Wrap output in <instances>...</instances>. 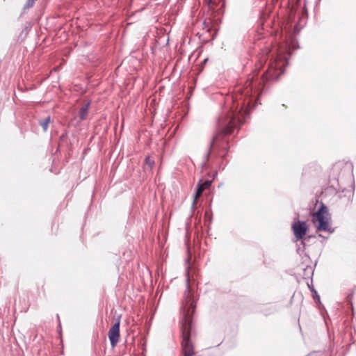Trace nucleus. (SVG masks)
Wrapping results in <instances>:
<instances>
[{"label":"nucleus","mask_w":356,"mask_h":356,"mask_svg":"<svg viewBox=\"0 0 356 356\" xmlns=\"http://www.w3.org/2000/svg\"><path fill=\"white\" fill-rule=\"evenodd\" d=\"M271 51L269 47H265L260 54L259 63L256 65V70L252 77L245 83V88L240 97H236V105L234 103L232 107L226 108L218 119L217 126L218 133L213 137L211 144V148H221L225 152L227 149V141L225 136L232 134L235 128L242 124L250 112V100L244 99L241 103L238 101L243 97L248 98L256 95L261 90L266 82L275 81L283 74L285 66L288 64L289 48L286 45L279 46L276 48V54L270 60L268 69L258 79L257 71L262 67L266 62L268 54Z\"/></svg>","instance_id":"1"},{"label":"nucleus","mask_w":356,"mask_h":356,"mask_svg":"<svg viewBox=\"0 0 356 356\" xmlns=\"http://www.w3.org/2000/svg\"><path fill=\"white\" fill-rule=\"evenodd\" d=\"M194 313H180L179 321L181 325V353L183 356H193L194 346L191 339L193 327Z\"/></svg>","instance_id":"2"},{"label":"nucleus","mask_w":356,"mask_h":356,"mask_svg":"<svg viewBox=\"0 0 356 356\" xmlns=\"http://www.w3.org/2000/svg\"><path fill=\"white\" fill-rule=\"evenodd\" d=\"M312 222L318 231H325L330 233L334 232L330 224V215L327 207L322 204L319 209L312 214Z\"/></svg>","instance_id":"3"},{"label":"nucleus","mask_w":356,"mask_h":356,"mask_svg":"<svg viewBox=\"0 0 356 356\" xmlns=\"http://www.w3.org/2000/svg\"><path fill=\"white\" fill-rule=\"evenodd\" d=\"M186 291L184 294V300L181 305L182 312H195L196 308V300L195 299L191 288L188 267L186 270Z\"/></svg>","instance_id":"4"},{"label":"nucleus","mask_w":356,"mask_h":356,"mask_svg":"<svg viewBox=\"0 0 356 356\" xmlns=\"http://www.w3.org/2000/svg\"><path fill=\"white\" fill-rule=\"evenodd\" d=\"M122 315L120 314L117 316H108V320L111 319L114 321V323L110 330H108V337L110 341V343L112 348H115L120 339V321H121Z\"/></svg>","instance_id":"5"},{"label":"nucleus","mask_w":356,"mask_h":356,"mask_svg":"<svg viewBox=\"0 0 356 356\" xmlns=\"http://www.w3.org/2000/svg\"><path fill=\"white\" fill-rule=\"evenodd\" d=\"M292 229L296 238L302 239L307 231L306 222L304 221H298L292 225Z\"/></svg>","instance_id":"6"},{"label":"nucleus","mask_w":356,"mask_h":356,"mask_svg":"<svg viewBox=\"0 0 356 356\" xmlns=\"http://www.w3.org/2000/svg\"><path fill=\"white\" fill-rule=\"evenodd\" d=\"M211 181H209V180L204 181V182H202L201 184L199 183L197 184V190H196L195 195V199L193 201V204H195L197 199L202 195L203 191L205 189L208 188L211 186Z\"/></svg>","instance_id":"7"},{"label":"nucleus","mask_w":356,"mask_h":356,"mask_svg":"<svg viewBox=\"0 0 356 356\" xmlns=\"http://www.w3.org/2000/svg\"><path fill=\"white\" fill-rule=\"evenodd\" d=\"M90 104V103L88 102L81 108L79 111V118L81 120H84L86 118L88 113Z\"/></svg>","instance_id":"8"},{"label":"nucleus","mask_w":356,"mask_h":356,"mask_svg":"<svg viewBox=\"0 0 356 356\" xmlns=\"http://www.w3.org/2000/svg\"><path fill=\"white\" fill-rule=\"evenodd\" d=\"M50 121H51L50 116H48L46 118H44V120L40 121V124L42 127V129L44 131H46L47 130L48 125H49V123L50 122Z\"/></svg>","instance_id":"9"},{"label":"nucleus","mask_w":356,"mask_h":356,"mask_svg":"<svg viewBox=\"0 0 356 356\" xmlns=\"http://www.w3.org/2000/svg\"><path fill=\"white\" fill-rule=\"evenodd\" d=\"M34 3H35V0H27L26 3L24 6L23 9L24 10H26L27 9H29L30 8H31L34 5Z\"/></svg>","instance_id":"10"},{"label":"nucleus","mask_w":356,"mask_h":356,"mask_svg":"<svg viewBox=\"0 0 356 356\" xmlns=\"http://www.w3.org/2000/svg\"><path fill=\"white\" fill-rule=\"evenodd\" d=\"M56 318L58 320L57 331L60 334H61V332H62L61 322H60V316H59L58 314H56Z\"/></svg>","instance_id":"11"},{"label":"nucleus","mask_w":356,"mask_h":356,"mask_svg":"<svg viewBox=\"0 0 356 356\" xmlns=\"http://www.w3.org/2000/svg\"><path fill=\"white\" fill-rule=\"evenodd\" d=\"M312 292L313 298H314V300L316 301V302H320V296H318L317 292L316 291H314V289H312Z\"/></svg>","instance_id":"12"},{"label":"nucleus","mask_w":356,"mask_h":356,"mask_svg":"<svg viewBox=\"0 0 356 356\" xmlns=\"http://www.w3.org/2000/svg\"><path fill=\"white\" fill-rule=\"evenodd\" d=\"M322 318L325 323V325L327 326V318L330 319V316H328V313H321Z\"/></svg>","instance_id":"13"},{"label":"nucleus","mask_w":356,"mask_h":356,"mask_svg":"<svg viewBox=\"0 0 356 356\" xmlns=\"http://www.w3.org/2000/svg\"><path fill=\"white\" fill-rule=\"evenodd\" d=\"M145 162L150 167H152L154 165V161L151 160L149 157L146 158Z\"/></svg>","instance_id":"14"},{"label":"nucleus","mask_w":356,"mask_h":356,"mask_svg":"<svg viewBox=\"0 0 356 356\" xmlns=\"http://www.w3.org/2000/svg\"><path fill=\"white\" fill-rule=\"evenodd\" d=\"M232 101V102H234V97H229L227 99V103H228L229 101Z\"/></svg>","instance_id":"15"},{"label":"nucleus","mask_w":356,"mask_h":356,"mask_svg":"<svg viewBox=\"0 0 356 356\" xmlns=\"http://www.w3.org/2000/svg\"><path fill=\"white\" fill-rule=\"evenodd\" d=\"M305 270H309V273H313L312 268H307L305 269Z\"/></svg>","instance_id":"16"},{"label":"nucleus","mask_w":356,"mask_h":356,"mask_svg":"<svg viewBox=\"0 0 356 356\" xmlns=\"http://www.w3.org/2000/svg\"><path fill=\"white\" fill-rule=\"evenodd\" d=\"M340 165H341L340 164H336V165H334V169H338V168H339Z\"/></svg>","instance_id":"17"},{"label":"nucleus","mask_w":356,"mask_h":356,"mask_svg":"<svg viewBox=\"0 0 356 356\" xmlns=\"http://www.w3.org/2000/svg\"><path fill=\"white\" fill-rule=\"evenodd\" d=\"M211 0H209V1H211Z\"/></svg>","instance_id":"18"}]
</instances>
